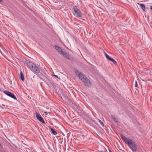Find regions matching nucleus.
I'll use <instances>...</instances> for the list:
<instances>
[{
	"label": "nucleus",
	"mask_w": 152,
	"mask_h": 152,
	"mask_svg": "<svg viewBox=\"0 0 152 152\" xmlns=\"http://www.w3.org/2000/svg\"><path fill=\"white\" fill-rule=\"evenodd\" d=\"M120 136L123 140L127 144L129 147L133 151H135L137 150V147L135 142L132 140L126 138V137L121 134Z\"/></svg>",
	"instance_id": "obj_1"
},
{
	"label": "nucleus",
	"mask_w": 152,
	"mask_h": 152,
	"mask_svg": "<svg viewBox=\"0 0 152 152\" xmlns=\"http://www.w3.org/2000/svg\"><path fill=\"white\" fill-rule=\"evenodd\" d=\"M74 12L73 13L76 17L81 18H82V13L80 10L76 6H74L73 8Z\"/></svg>",
	"instance_id": "obj_2"
},
{
	"label": "nucleus",
	"mask_w": 152,
	"mask_h": 152,
	"mask_svg": "<svg viewBox=\"0 0 152 152\" xmlns=\"http://www.w3.org/2000/svg\"><path fill=\"white\" fill-rule=\"evenodd\" d=\"M81 81L84 83L85 85L88 87H90L91 86V84L90 80L88 79L87 77H84L81 80Z\"/></svg>",
	"instance_id": "obj_3"
},
{
	"label": "nucleus",
	"mask_w": 152,
	"mask_h": 152,
	"mask_svg": "<svg viewBox=\"0 0 152 152\" xmlns=\"http://www.w3.org/2000/svg\"><path fill=\"white\" fill-rule=\"evenodd\" d=\"M75 73L77 76L79 77V78L81 80L84 78L85 77H86L85 75L83 74L81 72L77 70H76L75 71Z\"/></svg>",
	"instance_id": "obj_4"
},
{
	"label": "nucleus",
	"mask_w": 152,
	"mask_h": 152,
	"mask_svg": "<svg viewBox=\"0 0 152 152\" xmlns=\"http://www.w3.org/2000/svg\"><path fill=\"white\" fill-rule=\"evenodd\" d=\"M4 93L6 95L10 97L15 99H16V98L14 94H13L11 92H10L8 91H4Z\"/></svg>",
	"instance_id": "obj_5"
},
{
	"label": "nucleus",
	"mask_w": 152,
	"mask_h": 152,
	"mask_svg": "<svg viewBox=\"0 0 152 152\" xmlns=\"http://www.w3.org/2000/svg\"><path fill=\"white\" fill-rule=\"evenodd\" d=\"M35 115L37 119L40 122L43 124H45V122L44 121L43 118L42 117L40 114H39L36 112H35Z\"/></svg>",
	"instance_id": "obj_6"
},
{
	"label": "nucleus",
	"mask_w": 152,
	"mask_h": 152,
	"mask_svg": "<svg viewBox=\"0 0 152 152\" xmlns=\"http://www.w3.org/2000/svg\"><path fill=\"white\" fill-rule=\"evenodd\" d=\"M25 63L27 66L29 67L31 69L35 65V64H34L31 62L29 61L28 60H26L25 61Z\"/></svg>",
	"instance_id": "obj_7"
},
{
	"label": "nucleus",
	"mask_w": 152,
	"mask_h": 152,
	"mask_svg": "<svg viewBox=\"0 0 152 152\" xmlns=\"http://www.w3.org/2000/svg\"><path fill=\"white\" fill-rule=\"evenodd\" d=\"M31 70L36 74H38L40 72L39 69L35 65Z\"/></svg>",
	"instance_id": "obj_8"
},
{
	"label": "nucleus",
	"mask_w": 152,
	"mask_h": 152,
	"mask_svg": "<svg viewBox=\"0 0 152 152\" xmlns=\"http://www.w3.org/2000/svg\"><path fill=\"white\" fill-rule=\"evenodd\" d=\"M41 78L43 80H44L48 84L50 83V81L49 80L48 77L45 76H44Z\"/></svg>",
	"instance_id": "obj_9"
},
{
	"label": "nucleus",
	"mask_w": 152,
	"mask_h": 152,
	"mask_svg": "<svg viewBox=\"0 0 152 152\" xmlns=\"http://www.w3.org/2000/svg\"><path fill=\"white\" fill-rule=\"evenodd\" d=\"M54 48L60 54H61L63 52L62 49L59 47L57 45H55L54 46Z\"/></svg>",
	"instance_id": "obj_10"
},
{
	"label": "nucleus",
	"mask_w": 152,
	"mask_h": 152,
	"mask_svg": "<svg viewBox=\"0 0 152 152\" xmlns=\"http://www.w3.org/2000/svg\"><path fill=\"white\" fill-rule=\"evenodd\" d=\"M61 54L66 58L68 59H70L68 53L63 51Z\"/></svg>",
	"instance_id": "obj_11"
},
{
	"label": "nucleus",
	"mask_w": 152,
	"mask_h": 152,
	"mask_svg": "<svg viewBox=\"0 0 152 152\" xmlns=\"http://www.w3.org/2000/svg\"><path fill=\"white\" fill-rule=\"evenodd\" d=\"M111 117L115 122L117 123L118 121V119L116 118L114 115H111Z\"/></svg>",
	"instance_id": "obj_12"
},
{
	"label": "nucleus",
	"mask_w": 152,
	"mask_h": 152,
	"mask_svg": "<svg viewBox=\"0 0 152 152\" xmlns=\"http://www.w3.org/2000/svg\"><path fill=\"white\" fill-rule=\"evenodd\" d=\"M20 78L22 81H24V77L23 73L22 72H20Z\"/></svg>",
	"instance_id": "obj_13"
},
{
	"label": "nucleus",
	"mask_w": 152,
	"mask_h": 152,
	"mask_svg": "<svg viewBox=\"0 0 152 152\" xmlns=\"http://www.w3.org/2000/svg\"><path fill=\"white\" fill-rule=\"evenodd\" d=\"M139 4H140L142 9L144 10L145 11V5L143 4H139Z\"/></svg>",
	"instance_id": "obj_14"
},
{
	"label": "nucleus",
	"mask_w": 152,
	"mask_h": 152,
	"mask_svg": "<svg viewBox=\"0 0 152 152\" xmlns=\"http://www.w3.org/2000/svg\"><path fill=\"white\" fill-rule=\"evenodd\" d=\"M108 60L113 62L115 64H116L117 63L115 61V60L112 58H111V57H110Z\"/></svg>",
	"instance_id": "obj_15"
},
{
	"label": "nucleus",
	"mask_w": 152,
	"mask_h": 152,
	"mask_svg": "<svg viewBox=\"0 0 152 152\" xmlns=\"http://www.w3.org/2000/svg\"><path fill=\"white\" fill-rule=\"evenodd\" d=\"M51 130L52 131V133L54 135H56L57 134V132L54 130L53 129L51 128Z\"/></svg>",
	"instance_id": "obj_16"
},
{
	"label": "nucleus",
	"mask_w": 152,
	"mask_h": 152,
	"mask_svg": "<svg viewBox=\"0 0 152 152\" xmlns=\"http://www.w3.org/2000/svg\"><path fill=\"white\" fill-rule=\"evenodd\" d=\"M105 56L107 58L108 60L110 58V57L108 54H105Z\"/></svg>",
	"instance_id": "obj_17"
},
{
	"label": "nucleus",
	"mask_w": 152,
	"mask_h": 152,
	"mask_svg": "<svg viewBox=\"0 0 152 152\" xmlns=\"http://www.w3.org/2000/svg\"><path fill=\"white\" fill-rule=\"evenodd\" d=\"M99 121L101 125H102V126H104V125L103 122H102L101 120H99Z\"/></svg>",
	"instance_id": "obj_18"
},
{
	"label": "nucleus",
	"mask_w": 152,
	"mask_h": 152,
	"mask_svg": "<svg viewBox=\"0 0 152 152\" xmlns=\"http://www.w3.org/2000/svg\"><path fill=\"white\" fill-rule=\"evenodd\" d=\"M51 76H55L56 77H57V78H58L59 79H60V78L58 76L56 75L52 74Z\"/></svg>",
	"instance_id": "obj_19"
},
{
	"label": "nucleus",
	"mask_w": 152,
	"mask_h": 152,
	"mask_svg": "<svg viewBox=\"0 0 152 152\" xmlns=\"http://www.w3.org/2000/svg\"><path fill=\"white\" fill-rule=\"evenodd\" d=\"M137 86H138L137 83V81H135V87H137Z\"/></svg>",
	"instance_id": "obj_20"
},
{
	"label": "nucleus",
	"mask_w": 152,
	"mask_h": 152,
	"mask_svg": "<svg viewBox=\"0 0 152 152\" xmlns=\"http://www.w3.org/2000/svg\"><path fill=\"white\" fill-rule=\"evenodd\" d=\"M44 113L46 115H48V113L46 112H45Z\"/></svg>",
	"instance_id": "obj_21"
},
{
	"label": "nucleus",
	"mask_w": 152,
	"mask_h": 152,
	"mask_svg": "<svg viewBox=\"0 0 152 152\" xmlns=\"http://www.w3.org/2000/svg\"><path fill=\"white\" fill-rule=\"evenodd\" d=\"M150 9L151 10H152V6H151L150 7Z\"/></svg>",
	"instance_id": "obj_22"
},
{
	"label": "nucleus",
	"mask_w": 152,
	"mask_h": 152,
	"mask_svg": "<svg viewBox=\"0 0 152 152\" xmlns=\"http://www.w3.org/2000/svg\"><path fill=\"white\" fill-rule=\"evenodd\" d=\"M109 151L110 152H112V151L110 149L109 150Z\"/></svg>",
	"instance_id": "obj_23"
},
{
	"label": "nucleus",
	"mask_w": 152,
	"mask_h": 152,
	"mask_svg": "<svg viewBox=\"0 0 152 152\" xmlns=\"http://www.w3.org/2000/svg\"><path fill=\"white\" fill-rule=\"evenodd\" d=\"M2 1V0H0V2Z\"/></svg>",
	"instance_id": "obj_24"
},
{
	"label": "nucleus",
	"mask_w": 152,
	"mask_h": 152,
	"mask_svg": "<svg viewBox=\"0 0 152 152\" xmlns=\"http://www.w3.org/2000/svg\"><path fill=\"white\" fill-rule=\"evenodd\" d=\"M104 54H105H105H106V53L104 52Z\"/></svg>",
	"instance_id": "obj_25"
},
{
	"label": "nucleus",
	"mask_w": 152,
	"mask_h": 152,
	"mask_svg": "<svg viewBox=\"0 0 152 152\" xmlns=\"http://www.w3.org/2000/svg\"><path fill=\"white\" fill-rule=\"evenodd\" d=\"M38 77H40V76L39 75H38Z\"/></svg>",
	"instance_id": "obj_26"
}]
</instances>
